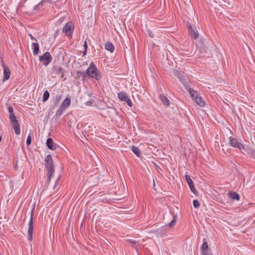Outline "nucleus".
<instances>
[{
    "instance_id": "1",
    "label": "nucleus",
    "mask_w": 255,
    "mask_h": 255,
    "mask_svg": "<svg viewBox=\"0 0 255 255\" xmlns=\"http://www.w3.org/2000/svg\"><path fill=\"white\" fill-rule=\"evenodd\" d=\"M8 112L9 113L10 122L14 129V132L16 134L19 135L20 133V126L13 113V108L11 107H9L8 108Z\"/></svg>"
},
{
    "instance_id": "2",
    "label": "nucleus",
    "mask_w": 255,
    "mask_h": 255,
    "mask_svg": "<svg viewBox=\"0 0 255 255\" xmlns=\"http://www.w3.org/2000/svg\"><path fill=\"white\" fill-rule=\"evenodd\" d=\"M86 73L90 77L95 78L97 80H99L102 78V75L100 71L97 69L93 62H91Z\"/></svg>"
},
{
    "instance_id": "3",
    "label": "nucleus",
    "mask_w": 255,
    "mask_h": 255,
    "mask_svg": "<svg viewBox=\"0 0 255 255\" xmlns=\"http://www.w3.org/2000/svg\"><path fill=\"white\" fill-rule=\"evenodd\" d=\"M44 162L45 167L47 168L48 172V179L50 180V178L54 172V165L51 155L48 154L45 157Z\"/></svg>"
},
{
    "instance_id": "4",
    "label": "nucleus",
    "mask_w": 255,
    "mask_h": 255,
    "mask_svg": "<svg viewBox=\"0 0 255 255\" xmlns=\"http://www.w3.org/2000/svg\"><path fill=\"white\" fill-rule=\"evenodd\" d=\"M34 208H33L30 214V218L28 223V229L27 232V238L29 241L32 240V234L33 231V215H34Z\"/></svg>"
},
{
    "instance_id": "5",
    "label": "nucleus",
    "mask_w": 255,
    "mask_h": 255,
    "mask_svg": "<svg viewBox=\"0 0 255 255\" xmlns=\"http://www.w3.org/2000/svg\"><path fill=\"white\" fill-rule=\"evenodd\" d=\"M39 60L44 66H47L52 61V57L49 52H46L39 57Z\"/></svg>"
},
{
    "instance_id": "6",
    "label": "nucleus",
    "mask_w": 255,
    "mask_h": 255,
    "mask_svg": "<svg viewBox=\"0 0 255 255\" xmlns=\"http://www.w3.org/2000/svg\"><path fill=\"white\" fill-rule=\"evenodd\" d=\"M74 30V25L72 22H67L62 28V32L68 36L71 37Z\"/></svg>"
},
{
    "instance_id": "7",
    "label": "nucleus",
    "mask_w": 255,
    "mask_h": 255,
    "mask_svg": "<svg viewBox=\"0 0 255 255\" xmlns=\"http://www.w3.org/2000/svg\"><path fill=\"white\" fill-rule=\"evenodd\" d=\"M229 141L230 145L234 148H237L240 150L245 149V147L243 144L239 142L236 138L232 136L229 137Z\"/></svg>"
},
{
    "instance_id": "8",
    "label": "nucleus",
    "mask_w": 255,
    "mask_h": 255,
    "mask_svg": "<svg viewBox=\"0 0 255 255\" xmlns=\"http://www.w3.org/2000/svg\"><path fill=\"white\" fill-rule=\"evenodd\" d=\"M187 27L190 36L194 39H197L199 37V34L196 26L194 25H191L187 24Z\"/></svg>"
},
{
    "instance_id": "9",
    "label": "nucleus",
    "mask_w": 255,
    "mask_h": 255,
    "mask_svg": "<svg viewBox=\"0 0 255 255\" xmlns=\"http://www.w3.org/2000/svg\"><path fill=\"white\" fill-rule=\"evenodd\" d=\"M1 65L3 68V75L2 78V81L5 82L9 78L10 76V71L9 70V68L5 65V63L4 62H1Z\"/></svg>"
},
{
    "instance_id": "10",
    "label": "nucleus",
    "mask_w": 255,
    "mask_h": 255,
    "mask_svg": "<svg viewBox=\"0 0 255 255\" xmlns=\"http://www.w3.org/2000/svg\"><path fill=\"white\" fill-rule=\"evenodd\" d=\"M201 249L203 255H213L206 241L203 242Z\"/></svg>"
},
{
    "instance_id": "11",
    "label": "nucleus",
    "mask_w": 255,
    "mask_h": 255,
    "mask_svg": "<svg viewBox=\"0 0 255 255\" xmlns=\"http://www.w3.org/2000/svg\"><path fill=\"white\" fill-rule=\"evenodd\" d=\"M174 75L176 76L179 81L182 83H183L185 81L186 75L184 72L177 70L174 72Z\"/></svg>"
},
{
    "instance_id": "12",
    "label": "nucleus",
    "mask_w": 255,
    "mask_h": 255,
    "mask_svg": "<svg viewBox=\"0 0 255 255\" xmlns=\"http://www.w3.org/2000/svg\"><path fill=\"white\" fill-rule=\"evenodd\" d=\"M46 145L48 148L51 150H55L57 147V144L54 143L51 138H47L46 140Z\"/></svg>"
},
{
    "instance_id": "13",
    "label": "nucleus",
    "mask_w": 255,
    "mask_h": 255,
    "mask_svg": "<svg viewBox=\"0 0 255 255\" xmlns=\"http://www.w3.org/2000/svg\"><path fill=\"white\" fill-rule=\"evenodd\" d=\"M128 98L127 93L125 91H122L118 93V98L122 101H126Z\"/></svg>"
},
{
    "instance_id": "14",
    "label": "nucleus",
    "mask_w": 255,
    "mask_h": 255,
    "mask_svg": "<svg viewBox=\"0 0 255 255\" xmlns=\"http://www.w3.org/2000/svg\"><path fill=\"white\" fill-rule=\"evenodd\" d=\"M71 104V100L69 98H66L62 103L60 106L65 110L70 106Z\"/></svg>"
},
{
    "instance_id": "15",
    "label": "nucleus",
    "mask_w": 255,
    "mask_h": 255,
    "mask_svg": "<svg viewBox=\"0 0 255 255\" xmlns=\"http://www.w3.org/2000/svg\"><path fill=\"white\" fill-rule=\"evenodd\" d=\"M32 49H33V54L34 55H38L39 53V44L37 42H33L32 43Z\"/></svg>"
},
{
    "instance_id": "16",
    "label": "nucleus",
    "mask_w": 255,
    "mask_h": 255,
    "mask_svg": "<svg viewBox=\"0 0 255 255\" xmlns=\"http://www.w3.org/2000/svg\"><path fill=\"white\" fill-rule=\"evenodd\" d=\"M228 195L231 199L235 200H239L240 199V195L236 192H229Z\"/></svg>"
},
{
    "instance_id": "17",
    "label": "nucleus",
    "mask_w": 255,
    "mask_h": 255,
    "mask_svg": "<svg viewBox=\"0 0 255 255\" xmlns=\"http://www.w3.org/2000/svg\"><path fill=\"white\" fill-rule=\"evenodd\" d=\"M194 101L198 105L200 106L201 107H204L205 106L206 103L202 99L201 97L199 96L198 98H196V99H195Z\"/></svg>"
},
{
    "instance_id": "18",
    "label": "nucleus",
    "mask_w": 255,
    "mask_h": 255,
    "mask_svg": "<svg viewBox=\"0 0 255 255\" xmlns=\"http://www.w3.org/2000/svg\"><path fill=\"white\" fill-rule=\"evenodd\" d=\"M165 231L164 228H158L153 231V233L157 236L161 237L162 235L165 233Z\"/></svg>"
},
{
    "instance_id": "19",
    "label": "nucleus",
    "mask_w": 255,
    "mask_h": 255,
    "mask_svg": "<svg viewBox=\"0 0 255 255\" xmlns=\"http://www.w3.org/2000/svg\"><path fill=\"white\" fill-rule=\"evenodd\" d=\"M105 49L110 52H113L115 49L113 44L110 42H107L105 44Z\"/></svg>"
},
{
    "instance_id": "20",
    "label": "nucleus",
    "mask_w": 255,
    "mask_h": 255,
    "mask_svg": "<svg viewBox=\"0 0 255 255\" xmlns=\"http://www.w3.org/2000/svg\"><path fill=\"white\" fill-rule=\"evenodd\" d=\"M160 99L162 102L163 104L167 106H169L170 105V101L168 99L163 95L160 96Z\"/></svg>"
},
{
    "instance_id": "21",
    "label": "nucleus",
    "mask_w": 255,
    "mask_h": 255,
    "mask_svg": "<svg viewBox=\"0 0 255 255\" xmlns=\"http://www.w3.org/2000/svg\"><path fill=\"white\" fill-rule=\"evenodd\" d=\"M188 92L194 101H195V99L199 97L197 92L193 89L189 88Z\"/></svg>"
},
{
    "instance_id": "22",
    "label": "nucleus",
    "mask_w": 255,
    "mask_h": 255,
    "mask_svg": "<svg viewBox=\"0 0 255 255\" xmlns=\"http://www.w3.org/2000/svg\"><path fill=\"white\" fill-rule=\"evenodd\" d=\"M132 151L138 157L140 156V151L139 149V148L137 147L136 146H132L131 147Z\"/></svg>"
},
{
    "instance_id": "23",
    "label": "nucleus",
    "mask_w": 255,
    "mask_h": 255,
    "mask_svg": "<svg viewBox=\"0 0 255 255\" xmlns=\"http://www.w3.org/2000/svg\"><path fill=\"white\" fill-rule=\"evenodd\" d=\"M65 111V109L60 106L59 108L56 112L55 116H60Z\"/></svg>"
},
{
    "instance_id": "24",
    "label": "nucleus",
    "mask_w": 255,
    "mask_h": 255,
    "mask_svg": "<svg viewBox=\"0 0 255 255\" xmlns=\"http://www.w3.org/2000/svg\"><path fill=\"white\" fill-rule=\"evenodd\" d=\"M49 93L48 91L46 90L44 92L43 95V99L42 101L43 102H46L49 98Z\"/></svg>"
},
{
    "instance_id": "25",
    "label": "nucleus",
    "mask_w": 255,
    "mask_h": 255,
    "mask_svg": "<svg viewBox=\"0 0 255 255\" xmlns=\"http://www.w3.org/2000/svg\"><path fill=\"white\" fill-rule=\"evenodd\" d=\"M185 178H186V180L189 186H190L191 185H192L193 184H194L192 179L190 178V177L189 175H186Z\"/></svg>"
},
{
    "instance_id": "26",
    "label": "nucleus",
    "mask_w": 255,
    "mask_h": 255,
    "mask_svg": "<svg viewBox=\"0 0 255 255\" xmlns=\"http://www.w3.org/2000/svg\"><path fill=\"white\" fill-rule=\"evenodd\" d=\"M62 95H56L54 99V103L55 105H57L62 98Z\"/></svg>"
},
{
    "instance_id": "27",
    "label": "nucleus",
    "mask_w": 255,
    "mask_h": 255,
    "mask_svg": "<svg viewBox=\"0 0 255 255\" xmlns=\"http://www.w3.org/2000/svg\"><path fill=\"white\" fill-rule=\"evenodd\" d=\"M190 189L191 190V191L195 195H197L198 194V192L197 191H196V190L195 189V188H194V184H193L192 185H191L190 186Z\"/></svg>"
},
{
    "instance_id": "28",
    "label": "nucleus",
    "mask_w": 255,
    "mask_h": 255,
    "mask_svg": "<svg viewBox=\"0 0 255 255\" xmlns=\"http://www.w3.org/2000/svg\"><path fill=\"white\" fill-rule=\"evenodd\" d=\"M193 206L195 208H197L200 206L199 202L197 200H194L193 202Z\"/></svg>"
},
{
    "instance_id": "29",
    "label": "nucleus",
    "mask_w": 255,
    "mask_h": 255,
    "mask_svg": "<svg viewBox=\"0 0 255 255\" xmlns=\"http://www.w3.org/2000/svg\"><path fill=\"white\" fill-rule=\"evenodd\" d=\"M176 218H177V215H175V216H174L172 221L169 223V225L170 226H172L173 225L175 224V223L176 222Z\"/></svg>"
},
{
    "instance_id": "30",
    "label": "nucleus",
    "mask_w": 255,
    "mask_h": 255,
    "mask_svg": "<svg viewBox=\"0 0 255 255\" xmlns=\"http://www.w3.org/2000/svg\"><path fill=\"white\" fill-rule=\"evenodd\" d=\"M65 72V70L64 69L62 68H59L57 73L58 74H61L63 76V75L64 74Z\"/></svg>"
},
{
    "instance_id": "31",
    "label": "nucleus",
    "mask_w": 255,
    "mask_h": 255,
    "mask_svg": "<svg viewBox=\"0 0 255 255\" xmlns=\"http://www.w3.org/2000/svg\"><path fill=\"white\" fill-rule=\"evenodd\" d=\"M124 102H126V103H127V105H128L129 107H132V102H131V100L129 99V98H128L126 101H125Z\"/></svg>"
},
{
    "instance_id": "32",
    "label": "nucleus",
    "mask_w": 255,
    "mask_h": 255,
    "mask_svg": "<svg viewBox=\"0 0 255 255\" xmlns=\"http://www.w3.org/2000/svg\"><path fill=\"white\" fill-rule=\"evenodd\" d=\"M26 144L27 145H29L31 144V135L29 134L27 138V139H26Z\"/></svg>"
},
{
    "instance_id": "33",
    "label": "nucleus",
    "mask_w": 255,
    "mask_h": 255,
    "mask_svg": "<svg viewBox=\"0 0 255 255\" xmlns=\"http://www.w3.org/2000/svg\"><path fill=\"white\" fill-rule=\"evenodd\" d=\"M42 4L41 2H40L34 6V9H39L41 7H42Z\"/></svg>"
},
{
    "instance_id": "34",
    "label": "nucleus",
    "mask_w": 255,
    "mask_h": 255,
    "mask_svg": "<svg viewBox=\"0 0 255 255\" xmlns=\"http://www.w3.org/2000/svg\"><path fill=\"white\" fill-rule=\"evenodd\" d=\"M84 48L86 50V51H87V50L88 45H87V42L86 41H84Z\"/></svg>"
},
{
    "instance_id": "35",
    "label": "nucleus",
    "mask_w": 255,
    "mask_h": 255,
    "mask_svg": "<svg viewBox=\"0 0 255 255\" xmlns=\"http://www.w3.org/2000/svg\"><path fill=\"white\" fill-rule=\"evenodd\" d=\"M29 35L30 38V39L31 40H35V41H37L35 37H34L31 34H29Z\"/></svg>"
},
{
    "instance_id": "36",
    "label": "nucleus",
    "mask_w": 255,
    "mask_h": 255,
    "mask_svg": "<svg viewBox=\"0 0 255 255\" xmlns=\"http://www.w3.org/2000/svg\"><path fill=\"white\" fill-rule=\"evenodd\" d=\"M148 35L152 38L154 37V34L152 32H148Z\"/></svg>"
},
{
    "instance_id": "37",
    "label": "nucleus",
    "mask_w": 255,
    "mask_h": 255,
    "mask_svg": "<svg viewBox=\"0 0 255 255\" xmlns=\"http://www.w3.org/2000/svg\"><path fill=\"white\" fill-rule=\"evenodd\" d=\"M87 53V51H86V50L85 49L84 52H83V55H85Z\"/></svg>"
},
{
    "instance_id": "38",
    "label": "nucleus",
    "mask_w": 255,
    "mask_h": 255,
    "mask_svg": "<svg viewBox=\"0 0 255 255\" xmlns=\"http://www.w3.org/2000/svg\"><path fill=\"white\" fill-rule=\"evenodd\" d=\"M0 255H1L0 254Z\"/></svg>"
}]
</instances>
